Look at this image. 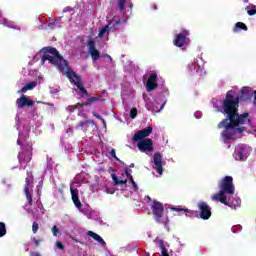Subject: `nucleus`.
<instances>
[{"mask_svg":"<svg viewBox=\"0 0 256 256\" xmlns=\"http://www.w3.org/2000/svg\"><path fill=\"white\" fill-rule=\"evenodd\" d=\"M52 233H53L54 237H58V235H59V228L57 227V225H54L52 227Z\"/></svg>","mask_w":256,"mask_h":256,"instance_id":"473e14b6","label":"nucleus"},{"mask_svg":"<svg viewBox=\"0 0 256 256\" xmlns=\"http://www.w3.org/2000/svg\"><path fill=\"white\" fill-rule=\"evenodd\" d=\"M110 155L111 157H113V159H115V161H119V157H117V153L115 152V149H112L110 151Z\"/></svg>","mask_w":256,"mask_h":256,"instance_id":"72a5a7b5","label":"nucleus"},{"mask_svg":"<svg viewBox=\"0 0 256 256\" xmlns=\"http://www.w3.org/2000/svg\"><path fill=\"white\" fill-rule=\"evenodd\" d=\"M33 183V172H27V177L25 178V185H24V193L26 195V199L28 201V205H33V194L29 192L31 188V184Z\"/></svg>","mask_w":256,"mask_h":256,"instance_id":"1a4fd4ad","label":"nucleus"},{"mask_svg":"<svg viewBox=\"0 0 256 256\" xmlns=\"http://www.w3.org/2000/svg\"><path fill=\"white\" fill-rule=\"evenodd\" d=\"M109 25H111V22L108 23L107 26L103 27L99 32V37H103L106 33H109Z\"/></svg>","mask_w":256,"mask_h":256,"instance_id":"bb28decb","label":"nucleus"},{"mask_svg":"<svg viewBox=\"0 0 256 256\" xmlns=\"http://www.w3.org/2000/svg\"><path fill=\"white\" fill-rule=\"evenodd\" d=\"M92 115H93V117H95L96 119H99L100 121H102L103 125H107V124L105 123V119H103V117H101V115L96 114L95 111L92 112Z\"/></svg>","mask_w":256,"mask_h":256,"instance_id":"7c9ffc66","label":"nucleus"},{"mask_svg":"<svg viewBox=\"0 0 256 256\" xmlns=\"http://www.w3.org/2000/svg\"><path fill=\"white\" fill-rule=\"evenodd\" d=\"M30 255L31 256H41V254L39 252H31Z\"/></svg>","mask_w":256,"mask_h":256,"instance_id":"37998d69","label":"nucleus"},{"mask_svg":"<svg viewBox=\"0 0 256 256\" xmlns=\"http://www.w3.org/2000/svg\"><path fill=\"white\" fill-rule=\"evenodd\" d=\"M137 117V108H132L130 110V119H135Z\"/></svg>","mask_w":256,"mask_h":256,"instance_id":"c756f323","label":"nucleus"},{"mask_svg":"<svg viewBox=\"0 0 256 256\" xmlns=\"http://www.w3.org/2000/svg\"><path fill=\"white\" fill-rule=\"evenodd\" d=\"M42 51L43 53L50 54H44L42 56V65H45V61H49V63H51V65H54V67H56L58 71L62 73V75H66L70 83H74L77 89H79V91L82 93L80 97H89V92L87 91V89H85V86L83 85V79H81V76L77 75V73L71 69V66H69V62L63 59V56L59 54L57 48L48 46L42 48Z\"/></svg>","mask_w":256,"mask_h":256,"instance_id":"f257e3e1","label":"nucleus"},{"mask_svg":"<svg viewBox=\"0 0 256 256\" xmlns=\"http://www.w3.org/2000/svg\"><path fill=\"white\" fill-rule=\"evenodd\" d=\"M137 147L142 153L151 152L153 151V140L151 138L139 140Z\"/></svg>","mask_w":256,"mask_h":256,"instance_id":"ddd939ff","label":"nucleus"},{"mask_svg":"<svg viewBox=\"0 0 256 256\" xmlns=\"http://www.w3.org/2000/svg\"><path fill=\"white\" fill-rule=\"evenodd\" d=\"M37 195L38 197H41V186H37Z\"/></svg>","mask_w":256,"mask_h":256,"instance_id":"ea45409f","label":"nucleus"},{"mask_svg":"<svg viewBox=\"0 0 256 256\" xmlns=\"http://www.w3.org/2000/svg\"><path fill=\"white\" fill-rule=\"evenodd\" d=\"M36 85L37 82L35 81L27 83L24 87L21 88V90L18 91V93H27V91H32V89H35Z\"/></svg>","mask_w":256,"mask_h":256,"instance_id":"412c9836","label":"nucleus"},{"mask_svg":"<svg viewBox=\"0 0 256 256\" xmlns=\"http://www.w3.org/2000/svg\"><path fill=\"white\" fill-rule=\"evenodd\" d=\"M255 97H254V103H256V90L254 91Z\"/></svg>","mask_w":256,"mask_h":256,"instance_id":"de8ad7c7","label":"nucleus"},{"mask_svg":"<svg viewBox=\"0 0 256 256\" xmlns=\"http://www.w3.org/2000/svg\"><path fill=\"white\" fill-rule=\"evenodd\" d=\"M153 161L157 174L163 175V166L165 165V162H163V155H161L160 152L154 153Z\"/></svg>","mask_w":256,"mask_h":256,"instance_id":"4468645a","label":"nucleus"},{"mask_svg":"<svg viewBox=\"0 0 256 256\" xmlns=\"http://www.w3.org/2000/svg\"><path fill=\"white\" fill-rule=\"evenodd\" d=\"M189 35H191L189 30H182V33L176 34L173 40L175 47H185V45H189L191 41Z\"/></svg>","mask_w":256,"mask_h":256,"instance_id":"423d86ee","label":"nucleus"},{"mask_svg":"<svg viewBox=\"0 0 256 256\" xmlns=\"http://www.w3.org/2000/svg\"><path fill=\"white\" fill-rule=\"evenodd\" d=\"M31 159H33V147L27 146L23 152H19L18 160L19 163H30Z\"/></svg>","mask_w":256,"mask_h":256,"instance_id":"9d476101","label":"nucleus"},{"mask_svg":"<svg viewBox=\"0 0 256 256\" xmlns=\"http://www.w3.org/2000/svg\"><path fill=\"white\" fill-rule=\"evenodd\" d=\"M132 186L134 187V191H139V186H137V182H133Z\"/></svg>","mask_w":256,"mask_h":256,"instance_id":"58836bf2","label":"nucleus"},{"mask_svg":"<svg viewBox=\"0 0 256 256\" xmlns=\"http://www.w3.org/2000/svg\"><path fill=\"white\" fill-rule=\"evenodd\" d=\"M246 9H247L248 15L250 16L256 15V6H251V7L247 6Z\"/></svg>","mask_w":256,"mask_h":256,"instance_id":"cd10ccee","label":"nucleus"},{"mask_svg":"<svg viewBox=\"0 0 256 256\" xmlns=\"http://www.w3.org/2000/svg\"><path fill=\"white\" fill-rule=\"evenodd\" d=\"M118 163H120L121 165H123L125 167V162H123L121 159L118 160Z\"/></svg>","mask_w":256,"mask_h":256,"instance_id":"a18cd8bd","label":"nucleus"},{"mask_svg":"<svg viewBox=\"0 0 256 256\" xmlns=\"http://www.w3.org/2000/svg\"><path fill=\"white\" fill-rule=\"evenodd\" d=\"M157 87H159V84L157 83V73H152L146 82V90L148 92L155 91Z\"/></svg>","mask_w":256,"mask_h":256,"instance_id":"f3484780","label":"nucleus"},{"mask_svg":"<svg viewBox=\"0 0 256 256\" xmlns=\"http://www.w3.org/2000/svg\"><path fill=\"white\" fill-rule=\"evenodd\" d=\"M125 3H127V0H118V7L120 11H125Z\"/></svg>","mask_w":256,"mask_h":256,"instance_id":"c85d7f7f","label":"nucleus"},{"mask_svg":"<svg viewBox=\"0 0 256 256\" xmlns=\"http://www.w3.org/2000/svg\"><path fill=\"white\" fill-rule=\"evenodd\" d=\"M87 235L89 237H91L92 239H94V241H97L98 243H100V245H102V247H106L107 243L105 242V240H103L102 237L99 236V234L93 232V231H88Z\"/></svg>","mask_w":256,"mask_h":256,"instance_id":"6ab92c4d","label":"nucleus"},{"mask_svg":"<svg viewBox=\"0 0 256 256\" xmlns=\"http://www.w3.org/2000/svg\"><path fill=\"white\" fill-rule=\"evenodd\" d=\"M131 169H129V166H125L124 167V172L126 177L130 180V183L132 184L133 182H135V180L133 179V175H131Z\"/></svg>","mask_w":256,"mask_h":256,"instance_id":"393cba45","label":"nucleus"},{"mask_svg":"<svg viewBox=\"0 0 256 256\" xmlns=\"http://www.w3.org/2000/svg\"><path fill=\"white\" fill-rule=\"evenodd\" d=\"M191 69L195 68V64H190Z\"/></svg>","mask_w":256,"mask_h":256,"instance_id":"09e8293b","label":"nucleus"},{"mask_svg":"<svg viewBox=\"0 0 256 256\" xmlns=\"http://www.w3.org/2000/svg\"><path fill=\"white\" fill-rule=\"evenodd\" d=\"M131 168V169H133V168H135V163H131L129 166H128V168Z\"/></svg>","mask_w":256,"mask_h":256,"instance_id":"49530a36","label":"nucleus"},{"mask_svg":"<svg viewBox=\"0 0 256 256\" xmlns=\"http://www.w3.org/2000/svg\"><path fill=\"white\" fill-rule=\"evenodd\" d=\"M97 101H101V97H89L85 102L77 103L76 105H70L67 107L68 113H74L76 109H79V107H91L93 103H97Z\"/></svg>","mask_w":256,"mask_h":256,"instance_id":"6e6552de","label":"nucleus"},{"mask_svg":"<svg viewBox=\"0 0 256 256\" xmlns=\"http://www.w3.org/2000/svg\"><path fill=\"white\" fill-rule=\"evenodd\" d=\"M32 241H34L36 247H39V245H41V240H39L37 238H33Z\"/></svg>","mask_w":256,"mask_h":256,"instance_id":"4c0bfd02","label":"nucleus"},{"mask_svg":"<svg viewBox=\"0 0 256 256\" xmlns=\"http://www.w3.org/2000/svg\"><path fill=\"white\" fill-rule=\"evenodd\" d=\"M197 207L199 210L198 217H200V219H203V221L211 219V206L207 205V202L200 201Z\"/></svg>","mask_w":256,"mask_h":256,"instance_id":"0eeeda50","label":"nucleus"},{"mask_svg":"<svg viewBox=\"0 0 256 256\" xmlns=\"http://www.w3.org/2000/svg\"><path fill=\"white\" fill-rule=\"evenodd\" d=\"M39 231V223L33 222L32 224V233H37Z\"/></svg>","mask_w":256,"mask_h":256,"instance_id":"2f4dec72","label":"nucleus"},{"mask_svg":"<svg viewBox=\"0 0 256 256\" xmlns=\"http://www.w3.org/2000/svg\"><path fill=\"white\" fill-rule=\"evenodd\" d=\"M184 213H185L186 217H199V211H197V210L185 209Z\"/></svg>","mask_w":256,"mask_h":256,"instance_id":"b1692460","label":"nucleus"},{"mask_svg":"<svg viewBox=\"0 0 256 256\" xmlns=\"http://www.w3.org/2000/svg\"><path fill=\"white\" fill-rule=\"evenodd\" d=\"M103 57H107V59L110 60V63L113 61V58H111V56L109 54H105V55H103Z\"/></svg>","mask_w":256,"mask_h":256,"instance_id":"79ce46f5","label":"nucleus"},{"mask_svg":"<svg viewBox=\"0 0 256 256\" xmlns=\"http://www.w3.org/2000/svg\"><path fill=\"white\" fill-rule=\"evenodd\" d=\"M117 25H121V20L116 21V22L113 24V27H117Z\"/></svg>","mask_w":256,"mask_h":256,"instance_id":"c03bdc74","label":"nucleus"},{"mask_svg":"<svg viewBox=\"0 0 256 256\" xmlns=\"http://www.w3.org/2000/svg\"><path fill=\"white\" fill-rule=\"evenodd\" d=\"M37 103H43L44 105H48V107H53L54 105L51 103H45L43 101H38Z\"/></svg>","mask_w":256,"mask_h":256,"instance_id":"a19ab883","label":"nucleus"},{"mask_svg":"<svg viewBox=\"0 0 256 256\" xmlns=\"http://www.w3.org/2000/svg\"><path fill=\"white\" fill-rule=\"evenodd\" d=\"M248 27L243 22H237L233 27V33H239V31H248Z\"/></svg>","mask_w":256,"mask_h":256,"instance_id":"aec40b11","label":"nucleus"},{"mask_svg":"<svg viewBox=\"0 0 256 256\" xmlns=\"http://www.w3.org/2000/svg\"><path fill=\"white\" fill-rule=\"evenodd\" d=\"M171 211H177L178 213L183 211L185 213V208H182L181 206L178 207H172Z\"/></svg>","mask_w":256,"mask_h":256,"instance_id":"f704fd0d","label":"nucleus"},{"mask_svg":"<svg viewBox=\"0 0 256 256\" xmlns=\"http://www.w3.org/2000/svg\"><path fill=\"white\" fill-rule=\"evenodd\" d=\"M249 99H251L249 87H243L240 96L233 95V90H229L222 102L220 113H223L226 117L225 119H229V121H233V119H247L249 113L239 114V101H249Z\"/></svg>","mask_w":256,"mask_h":256,"instance_id":"f03ea898","label":"nucleus"},{"mask_svg":"<svg viewBox=\"0 0 256 256\" xmlns=\"http://www.w3.org/2000/svg\"><path fill=\"white\" fill-rule=\"evenodd\" d=\"M4 25H6V27H9V29H17V26L10 25L9 21H7V20L4 21Z\"/></svg>","mask_w":256,"mask_h":256,"instance_id":"c9c22d12","label":"nucleus"},{"mask_svg":"<svg viewBox=\"0 0 256 256\" xmlns=\"http://www.w3.org/2000/svg\"><path fill=\"white\" fill-rule=\"evenodd\" d=\"M56 247H57V249H60L61 251H63V249H65V246L61 242H56Z\"/></svg>","mask_w":256,"mask_h":256,"instance_id":"e433bc0d","label":"nucleus"},{"mask_svg":"<svg viewBox=\"0 0 256 256\" xmlns=\"http://www.w3.org/2000/svg\"><path fill=\"white\" fill-rule=\"evenodd\" d=\"M244 3H247V0H244Z\"/></svg>","mask_w":256,"mask_h":256,"instance_id":"3c124183","label":"nucleus"},{"mask_svg":"<svg viewBox=\"0 0 256 256\" xmlns=\"http://www.w3.org/2000/svg\"><path fill=\"white\" fill-rule=\"evenodd\" d=\"M112 180L114 181V185H127V179L119 180L115 174H112Z\"/></svg>","mask_w":256,"mask_h":256,"instance_id":"5701e85b","label":"nucleus"},{"mask_svg":"<svg viewBox=\"0 0 256 256\" xmlns=\"http://www.w3.org/2000/svg\"><path fill=\"white\" fill-rule=\"evenodd\" d=\"M220 191L212 196L213 201H219L223 203V205H229L227 202V195H234L235 194V185H233V177L232 176H225L220 181Z\"/></svg>","mask_w":256,"mask_h":256,"instance_id":"20e7f679","label":"nucleus"},{"mask_svg":"<svg viewBox=\"0 0 256 256\" xmlns=\"http://www.w3.org/2000/svg\"><path fill=\"white\" fill-rule=\"evenodd\" d=\"M87 46H88V53L89 55H91L92 59L94 61H99V59H101V52L97 50V47L95 46V40L90 38L87 42Z\"/></svg>","mask_w":256,"mask_h":256,"instance_id":"9b49d317","label":"nucleus"},{"mask_svg":"<svg viewBox=\"0 0 256 256\" xmlns=\"http://www.w3.org/2000/svg\"><path fill=\"white\" fill-rule=\"evenodd\" d=\"M7 235V227L4 222H0V237H5Z\"/></svg>","mask_w":256,"mask_h":256,"instance_id":"a878e982","label":"nucleus"},{"mask_svg":"<svg viewBox=\"0 0 256 256\" xmlns=\"http://www.w3.org/2000/svg\"><path fill=\"white\" fill-rule=\"evenodd\" d=\"M35 105V101L29 99L25 94H22L20 98L16 100V106L19 109H23V107H33Z\"/></svg>","mask_w":256,"mask_h":256,"instance_id":"2eb2a0df","label":"nucleus"},{"mask_svg":"<svg viewBox=\"0 0 256 256\" xmlns=\"http://www.w3.org/2000/svg\"><path fill=\"white\" fill-rule=\"evenodd\" d=\"M245 119L246 118H238L233 120L223 119L218 124V129H225L222 134L223 139H226V141H231L237 138V133H243L245 128H239V125H244Z\"/></svg>","mask_w":256,"mask_h":256,"instance_id":"7ed1b4c3","label":"nucleus"},{"mask_svg":"<svg viewBox=\"0 0 256 256\" xmlns=\"http://www.w3.org/2000/svg\"><path fill=\"white\" fill-rule=\"evenodd\" d=\"M247 157H249V154L247 153V148L245 146L240 145L234 152V158L236 161H246Z\"/></svg>","mask_w":256,"mask_h":256,"instance_id":"dca6fc26","label":"nucleus"},{"mask_svg":"<svg viewBox=\"0 0 256 256\" xmlns=\"http://www.w3.org/2000/svg\"><path fill=\"white\" fill-rule=\"evenodd\" d=\"M89 124L95 125V121L94 120L80 121L78 123V127H81L84 131H87Z\"/></svg>","mask_w":256,"mask_h":256,"instance_id":"4be33fe9","label":"nucleus"},{"mask_svg":"<svg viewBox=\"0 0 256 256\" xmlns=\"http://www.w3.org/2000/svg\"><path fill=\"white\" fill-rule=\"evenodd\" d=\"M150 207L152 209L154 219L157 221V223H164L163 222V212L165 211V207L163 206V203H161L157 200H153Z\"/></svg>","mask_w":256,"mask_h":256,"instance_id":"39448f33","label":"nucleus"},{"mask_svg":"<svg viewBox=\"0 0 256 256\" xmlns=\"http://www.w3.org/2000/svg\"><path fill=\"white\" fill-rule=\"evenodd\" d=\"M163 107H165V103H163L160 107V109H163Z\"/></svg>","mask_w":256,"mask_h":256,"instance_id":"8fccbe9b","label":"nucleus"},{"mask_svg":"<svg viewBox=\"0 0 256 256\" xmlns=\"http://www.w3.org/2000/svg\"><path fill=\"white\" fill-rule=\"evenodd\" d=\"M152 133H153V127L148 126L147 128H144V129L139 130L138 132H136L134 134V136L132 137V140L135 143H137V142L145 139V137H149Z\"/></svg>","mask_w":256,"mask_h":256,"instance_id":"f8f14e48","label":"nucleus"},{"mask_svg":"<svg viewBox=\"0 0 256 256\" xmlns=\"http://www.w3.org/2000/svg\"><path fill=\"white\" fill-rule=\"evenodd\" d=\"M70 191L75 207L81 210L83 208V204L81 203V200H79V190L70 188Z\"/></svg>","mask_w":256,"mask_h":256,"instance_id":"a211bd4d","label":"nucleus"}]
</instances>
